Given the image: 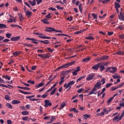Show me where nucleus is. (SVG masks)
Wrapping results in <instances>:
<instances>
[{"instance_id":"603ef678","label":"nucleus","mask_w":124,"mask_h":124,"mask_svg":"<svg viewBox=\"0 0 124 124\" xmlns=\"http://www.w3.org/2000/svg\"><path fill=\"white\" fill-rule=\"evenodd\" d=\"M101 82L102 83V85H104V84H105V78H103L101 79Z\"/></svg>"},{"instance_id":"09e8293b","label":"nucleus","mask_w":124,"mask_h":124,"mask_svg":"<svg viewBox=\"0 0 124 124\" xmlns=\"http://www.w3.org/2000/svg\"><path fill=\"white\" fill-rule=\"evenodd\" d=\"M112 85V83H107V84H106V88H109V87H111V86Z\"/></svg>"},{"instance_id":"a211bd4d","label":"nucleus","mask_w":124,"mask_h":124,"mask_svg":"<svg viewBox=\"0 0 124 124\" xmlns=\"http://www.w3.org/2000/svg\"><path fill=\"white\" fill-rule=\"evenodd\" d=\"M28 2H29L30 4H31V5L32 6H34V5H35V4H36L35 0H33V1L29 0Z\"/></svg>"},{"instance_id":"f3484780","label":"nucleus","mask_w":124,"mask_h":124,"mask_svg":"<svg viewBox=\"0 0 124 124\" xmlns=\"http://www.w3.org/2000/svg\"><path fill=\"white\" fill-rule=\"evenodd\" d=\"M38 37H40V38H43L44 39H51V37L46 36L45 35H44V34H43V35H40Z\"/></svg>"},{"instance_id":"13d9d810","label":"nucleus","mask_w":124,"mask_h":124,"mask_svg":"<svg viewBox=\"0 0 124 124\" xmlns=\"http://www.w3.org/2000/svg\"><path fill=\"white\" fill-rule=\"evenodd\" d=\"M49 119H51V116H46L44 118V120H49Z\"/></svg>"},{"instance_id":"6ab92c4d","label":"nucleus","mask_w":124,"mask_h":124,"mask_svg":"<svg viewBox=\"0 0 124 124\" xmlns=\"http://www.w3.org/2000/svg\"><path fill=\"white\" fill-rule=\"evenodd\" d=\"M69 111H70V112H75V113H78L79 112V110L76 109L75 108L70 109Z\"/></svg>"},{"instance_id":"2eb2a0df","label":"nucleus","mask_w":124,"mask_h":124,"mask_svg":"<svg viewBox=\"0 0 124 124\" xmlns=\"http://www.w3.org/2000/svg\"><path fill=\"white\" fill-rule=\"evenodd\" d=\"M63 88H65L66 90L69 88V90H70V89H71V86H70V85L69 84V83L68 82V83H64V85H63Z\"/></svg>"},{"instance_id":"b1692460","label":"nucleus","mask_w":124,"mask_h":124,"mask_svg":"<svg viewBox=\"0 0 124 124\" xmlns=\"http://www.w3.org/2000/svg\"><path fill=\"white\" fill-rule=\"evenodd\" d=\"M114 99V97H110L107 101V103L108 105H110V103L112 102V101Z\"/></svg>"},{"instance_id":"5701e85b","label":"nucleus","mask_w":124,"mask_h":124,"mask_svg":"<svg viewBox=\"0 0 124 124\" xmlns=\"http://www.w3.org/2000/svg\"><path fill=\"white\" fill-rule=\"evenodd\" d=\"M55 120H56V117H55V116H52L50 121L49 122H47V124H52Z\"/></svg>"},{"instance_id":"72a5a7b5","label":"nucleus","mask_w":124,"mask_h":124,"mask_svg":"<svg viewBox=\"0 0 124 124\" xmlns=\"http://www.w3.org/2000/svg\"><path fill=\"white\" fill-rule=\"evenodd\" d=\"M85 39H88V40H93V39H94V38H93V36H87L85 37Z\"/></svg>"},{"instance_id":"c9c22d12","label":"nucleus","mask_w":124,"mask_h":124,"mask_svg":"<svg viewBox=\"0 0 124 124\" xmlns=\"http://www.w3.org/2000/svg\"><path fill=\"white\" fill-rule=\"evenodd\" d=\"M83 117L84 119H85V120H87V118H90V117H91V116L90 115H88V114H84L83 115Z\"/></svg>"},{"instance_id":"9b49d317","label":"nucleus","mask_w":124,"mask_h":124,"mask_svg":"<svg viewBox=\"0 0 124 124\" xmlns=\"http://www.w3.org/2000/svg\"><path fill=\"white\" fill-rule=\"evenodd\" d=\"M32 14V12L27 10L25 13V15L28 17V18H31V15Z\"/></svg>"},{"instance_id":"dca6fc26","label":"nucleus","mask_w":124,"mask_h":124,"mask_svg":"<svg viewBox=\"0 0 124 124\" xmlns=\"http://www.w3.org/2000/svg\"><path fill=\"white\" fill-rule=\"evenodd\" d=\"M41 21L46 25H49V24H50V23L48 21V19H47L44 18L43 19H42Z\"/></svg>"},{"instance_id":"20e7f679","label":"nucleus","mask_w":124,"mask_h":124,"mask_svg":"<svg viewBox=\"0 0 124 124\" xmlns=\"http://www.w3.org/2000/svg\"><path fill=\"white\" fill-rule=\"evenodd\" d=\"M95 76V74L91 73L88 75L86 78L87 81H91V80H93L94 78V77Z\"/></svg>"},{"instance_id":"052dcab7","label":"nucleus","mask_w":124,"mask_h":124,"mask_svg":"<svg viewBox=\"0 0 124 124\" xmlns=\"http://www.w3.org/2000/svg\"><path fill=\"white\" fill-rule=\"evenodd\" d=\"M117 89H118L117 86L116 87H112L111 88L112 92H113V91H116V90H117Z\"/></svg>"},{"instance_id":"ea45409f","label":"nucleus","mask_w":124,"mask_h":124,"mask_svg":"<svg viewBox=\"0 0 124 124\" xmlns=\"http://www.w3.org/2000/svg\"><path fill=\"white\" fill-rule=\"evenodd\" d=\"M46 17L47 18V19H51V18H52V16H51V13H49L48 15H47L46 16Z\"/></svg>"},{"instance_id":"f03ea898","label":"nucleus","mask_w":124,"mask_h":124,"mask_svg":"<svg viewBox=\"0 0 124 124\" xmlns=\"http://www.w3.org/2000/svg\"><path fill=\"white\" fill-rule=\"evenodd\" d=\"M75 62H76V61H73L71 62L64 64V65L60 66L59 67V69H62V68H66V67H68V66H70L71 65H73V64H75Z\"/></svg>"},{"instance_id":"c756f323","label":"nucleus","mask_w":124,"mask_h":124,"mask_svg":"<svg viewBox=\"0 0 124 124\" xmlns=\"http://www.w3.org/2000/svg\"><path fill=\"white\" fill-rule=\"evenodd\" d=\"M99 67L101 72H102V71H103L104 69H105V67H104V66L103 65H101V64H100Z\"/></svg>"},{"instance_id":"6e6d98bb","label":"nucleus","mask_w":124,"mask_h":124,"mask_svg":"<svg viewBox=\"0 0 124 124\" xmlns=\"http://www.w3.org/2000/svg\"><path fill=\"white\" fill-rule=\"evenodd\" d=\"M19 19L20 21H23V20H24V17H23V15H21L20 17H19Z\"/></svg>"},{"instance_id":"e2e57ef3","label":"nucleus","mask_w":124,"mask_h":124,"mask_svg":"<svg viewBox=\"0 0 124 124\" xmlns=\"http://www.w3.org/2000/svg\"><path fill=\"white\" fill-rule=\"evenodd\" d=\"M5 99H6V100H9L10 98H9V95H6L5 96Z\"/></svg>"},{"instance_id":"c85d7f7f","label":"nucleus","mask_w":124,"mask_h":124,"mask_svg":"<svg viewBox=\"0 0 124 124\" xmlns=\"http://www.w3.org/2000/svg\"><path fill=\"white\" fill-rule=\"evenodd\" d=\"M61 81L59 82V86H61L62 82H64V77H63L60 78Z\"/></svg>"},{"instance_id":"bb28decb","label":"nucleus","mask_w":124,"mask_h":124,"mask_svg":"<svg viewBox=\"0 0 124 124\" xmlns=\"http://www.w3.org/2000/svg\"><path fill=\"white\" fill-rule=\"evenodd\" d=\"M115 8H120L121 7V5L117 2H114Z\"/></svg>"},{"instance_id":"473e14b6","label":"nucleus","mask_w":124,"mask_h":124,"mask_svg":"<svg viewBox=\"0 0 124 124\" xmlns=\"http://www.w3.org/2000/svg\"><path fill=\"white\" fill-rule=\"evenodd\" d=\"M6 28H7L6 25L0 23V29H5Z\"/></svg>"},{"instance_id":"39448f33","label":"nucleus","mask_w":124,"mask_h":124,"mask_svg":"<svg viewBox=\"0 0 124 124\" xmlns=\"http://www.w3.org/2000/svg\"><path fill=\"white\" fill-rule=\"evenodd\" d=\"M107 59H108V56L104 55L101 57L97 58L96 59V61L97 62H101L102 61H106V60H107Z\"/></svg>"},{"instance_id":"3c124183","label":"nucleus","mask_w":124,"mask_h":124,"mask_svg":"<svg viewBox=\"0 0 124 124\" xmlns=\"http://www.w3.org/2000/svg\"><path fill=\"white\" fill-rule=\"evenodd\" d=\"M119 37L121 39H124V34H121L119 35Z\"/></svg>"},{"instance_id":"393cba45","label":"nucleus","mask_w":124,"mask_h":124,"mask_svg":"<svg viewBox=\"0 0 124 124\" xmlns=\"http://www.w3.org/2000/svg\"><path fill=\"white\" fill-rule=\"evenodd\" d=\"M119 19L120 20H121V21L124 20V16L122 14V12L120 13V15H119Z\"/></svg>"},{"instance_id":"680f3d73","label":"nucleus","mask_w":124,"mask_h":124,"mask_svg":"<svg viewBox=\"0 0 124 124\" xmlns=\"http://www.w3.org/2000/svg\"><path fill=\"white\" fill-rule=\"evenodd\" d=\"M35 1H37V4H40L42 2V0H35Z\"/></svg>"},{"instance_id":"6e6552de","label":"nucleus","mask_w":124,"mask_h":124,"mask_svg":"<svg viewBox=\"0 0 124 124\" xmlns=\"http://www.w3.org/2000/svg\"><path fill=\"white\" fill-rule=\"evenodd\" d=\"M26 39L27 40H31V43H34L35 44H38V42L36 41H38L37 39H35L34 38H26Z\"/></svg>"},{"instance_id":"9d476101","label":"nucleus","mask_w":124,"mask_h":124,"mask_svg":"<svg viewBox=\"0 0 124 124\" xmlns=\"http://www.w3.org/2000/svg\"><path fill=\"white\" fill-rule=\"evenodd\" d=\"M100 64H101V63H98L97 64H95L92 67V69H93L94 70H98V68L100 66Z\"/></svg>"},{"instance_id":"49530a36","label":"nucleus","mask_w":124,"mask_h":124,"mask_svg":"<svg viewBox=\"0 0 124 124\" xmlns=\"http://www.w3.org/2000/svg\"><path fill=\"white\" fill-rule=\"evenodd\" d=\"M11 35H12V34L11 33L6 34V36L7 37V38H10L11 37Z\"/></svg>"},{"instance_id":"8fccbe9b","label":"nucleus","mask_w":124,"mask_h":124,"mask_svg":"<svg viewBox=\"0 0 124 124\" xmlns=\"http://www.w3.org/2000/svg\"><path fill=\"white\" fill-rule=\"evenodd\" d=\"M24 46H26V47H32V46H33V45H30V44H24Z\"/></svg>"},{"instance_id":"4c0bfd02","label":"nucleus","mask_w":124,"mask_h":124,"mask_svg":"<svg viewBox=\"0 0 124 124\" xmlns=\"http://www.w3.org/2000/svg\"><path fill=\"white\" fill-rule=\"evenodd\" d=\"M57 91V88H55L50 93V95H53V94H55V93H56V91Z\"/></svg>"},{"instance_id":"69168bd1","label":"nucleus","mask_w":124,"mask_h":124,"mask_svg":"<svg viewBox=\"0 0 124 124\" xmlns=\"http://www.w3.org/2000/svg\"><path fill=\"white\" fill-rule=\"evenodd\" d=\"M113 33H114V32H113V31H110V32H108V35L109 36H111V35H112Z\"/></svg>"},{"instance_id":"7ed1b4c3","label":"nucleus","mask_w":124,"mask_h":124,"mask_svg":"<svg viewBox=\"0 0 124 124\" xmlns=\"http://www.w3.org/2000/svg\"><path fill=\"white\" fill-rule=\"evenodd\" d=\"M81 71V68L80 66L77 67L76 69H73V71H72V75L73 76H76L78 74V72Z\"/></svg>"},{"instance_id":"bf43d9fd","label":"nucleus","mask_w":124,"mask_h":124,"mask_svg":"<svg viewBox=\"0 0 124 124\" xmlns=\"http://www.w3.org/2000/svg\"><path fill=\"white\" fill-rule=\"evenodd\" d=\"M123 54H124V52H123L122 51H118L116 53V55H123Z\"/></svg>"},{"instance_id":"58836bf2","label":"nucleus","mask_w":124,"mask_h":124,"mask_svg":"<svg viewBox=\"0 0 124 124\" xmlns=\"http://www.w3.org/2000/svg\"><path fill=\"white\" fill-rule=\"evenodd\" d=\"M84 31V30H80L79 31H77V32H75V34H80V33H82Z\"/></svg>"},{"instance_id":"a18cd8bd","label":"nucleus","mask_w":124,"mask_h":124,"mask_svg":"<svg viewBox=\"0 0 124 124\" xmlns=\"http://www.w3.org/2000/svg\"><path fill=\"white\" fill-rule=\"evenodd\" d=\"M68 83L70 84V86L71 87V86H72V85H74V84H75V81L74 80H72V81H70Z\"/></svg>"},{"instance_id":"4d7b16f0","label":"nucleus","mask_w":124,"mask_h":124,"mask_svg":"<svg viewBox=\"0 0 124 124\" xmlns=\"http://www.w3.org/2000/svg\"><path fill=\"white\" fill-rule=\"evenodd\" d=\"M110 1V0H104L102 1V3H107V2H109Z\"/></svg>"},{"instance_id":"864d4df0","label":"nucleus","mask_w":124,"mask_h":124,"mask_svg":"<svg viewBox=\"0 0 124 124\" xmlns=\"http://www.w3.org/2000/svg\"><path fill=\"white\" fill-rule=\"evenodd\" d=\"M92 16L94 19H96V18H97V15H95L94 13L92 14Z\"/></svg>"},{"instance_id":"aec40b11","label":"nucleus","mask_w":124,"mask_h":124,"mask_svg":"<svg viewBox=\"0 0 124 124\" xmlns=\"http://www.w3.org/2000/svg\"><path fill=\"white\" fill-rule=\"evenodd\" d=\"M113 79H118V78H121L120 75H118V74L116 73L114 75H112Z\"/></svg>"},{"instance_id":"1a4fd4ad","label":"nucleus","mask_w":124,"mask_h":124,"mask_svg":"<svg viewBox=\"0 0 124 124\" xmlns=\"http://www.w3.org/2000/svg\"><path fill=\"white\" fill-rule=\"evenodd\" d=\"M44 81V80H43ZM45 83H44V81H42L39 84H37L34 86L35 88H36L37 89H38L39 88H41V87H43L44 86Z\"/></svg>"},{"instance_id":"2f4dec72","label":"nucleus","mask_w":124,"mask_h":124,"mask_svg":"<svg viewBox=\"0 0 124 124\" xmlns=\"http://www.w3.org/2000/svg\"><path fill=\"white\" fill-rule=\"evenodd\" d=\"M6 106H7L8 108H9V109H12V108H13V107H12V105L8 103H6Z\"/></svg>"},{"instance_id":"7c9ffc66","label":"nucleus","mask_w":124,"mask_h":124,"mask_svg":"<svg viewBox=\"0 0 124 124\" xmlns=\"http://www.w3.org/2000/svg\"><path fill=\"white\" fill-rule=\"evenodd\" d=\"M19 92L21 93H23L24 94H31V93H28V92H25L23 91L19 90Z\"/></svg>"},{"instance_id":"f8f14e48","label":"nucleus","mask_w":124,"mask_h":124,"mask_svg":"<svg viewBox=\"0 0 124 124\" xmlns=\"http://www.w3.org/2000/svg\"><path fill=\"white\" fill-rule=\"evenodd\" d=\"M91 57L85 58L82 60L81 62H88L91 61Z\"/></svg>"},{"instance_id":"a19ab883","label":"nucleus","mask_w":124,"mask_h":124,"mask_svg":"<svg viewBox=\"0 0 124 124\" xmlns=\"http://www.w3.org/2000/svg\"><path fill=\"white\" fill-rule=\"evenodd\" d=\"M22 120H23V121H30V120H29V117L28 116L23 117L22 118Z\"/></svg>"},{"instance_id":"0eeeda50","label":"nucleus","mask_w":124,"mask_h":124,"mask_svg":"<svg viewBox=\"0 0 124 124\" xmlns=\"http://www.w3.org/2000/svg\"><path fill=\"white\" fill-rule=\"evenodd\" d=\"M45 29V31L46 32H52V31H55V28L52 27H46Z\"/></svg>"},{"instance_id":"412c9836","label":"nucleus","mask_w":124,"mask_h":124,"mask_svg":"<svg viewBox=\"0 0 124 124\" xmlns=\"http://www.w3.org/2000/svg\"><path fill=\"white\" fill-rule=\"evenodd\" d=\"M21 53H22V52L20 51H17L13 52V55H14V56H16L17 57V56H19V55H20Z\"/></svg>"},{"instance_id":"37998d69","label":"nucleus","mask_w":124,"mask_h":124,"mask_svg":"<svg viewBox=\"0 0 124 124\" xmlns=\"http://www.w3.org/2000/svg\"><path fill=\"white\" fill-rule=\"evenodd\" d=\"M85 77H86V76H82V77L79 78L78 79V80H77V82H79V81H81V80H82V79H84V78H85Z\"/></svg>"},{"instance_id":"774afa93","label":"nucleus","mask_w":124,"mask_h":124,"mask_svg":"<svg viewBox=\"0 0 124 124\" xmlns=\"http://www.w3.org/2000/svg\"><path fill=\"white\" fill-rule=\"evenodd\" d=\"M44 44H50V42H49V41L46 40L44 41Z\"/></svg>"},{"instance_id":"79ce46f5","label":"nucleus","mask_w":124,"mask_h":124,"mask_svg":"<svg viewBox=\"0 0 124 124\" xmlns=\"http://www.w3.org/2000/svg\"><path fill=\"white\" fill-rule=\"evenodd\" d=\"M56 35H62V36H67L68 37L70 38V36L65 34H56Z\"/></svg>"},{"instance_id":"338daca9","label":"nucleus","mask_w":124,"mask_h":124,"mask_svg":"<svg viewBox=\"0 0 124 124\" xmlns=\"http://www.w3.org/2000/svg\"><path fill=\"white\" fill-rule=\"evenodd\" d=\"M56 7H57V8L58 9H59V10H62V9H63V7H62L60 6V5H57L56 6Z\"/></svg>"},{"instance_id":"423d86ee","label":"nucleus","mask_w":124,"mask_h":124,"mask_svg":"<svg viewBox=\"0 0 124 124\" xmlns=\"http://www.w3.org/2000/svg\"><path fill=\"white\" fill-rule=\"evenodd\" d=\"M45 105L44 106L45 107H48V106H52V102H50L48 100H45L44 101Z\"/></svg>"},{"instance_id":"a878e982","label":"nucleus","mask_w":124,"mask_h":124,"mask_svg":"<svg viewBox=\"0 0 124 124\" xmlns=\"http://www.w3.org/2000/svg\"><path fill=\"white\" fill-rule=\"evenodd\" d=\"M18 39H20V37L17 36L16 37H13L11 39V41H17Z\"/></svg>"},{"instance_id":"f704fd0d","label":"nucleus","mask_w":124,"mask_h":124,"mask_svg":"<svg viewBox=\"0 0 124 124\" xmlns=\"http://www.w3.org/2000/svg\"><path fill=\"white\" fill-rule=\"evenodd\" d=\"M78 8L79 9V11L81 13H82V11H83V8H82V4L80 3L78 6Z\"/></svg>"},{"instance_id":"e433bc0d","label":"nucleus","mask_w":124,"mask_h":124,"mask_svg":"<svg viewBox=\"0 0 124 124\" xmlns=\"http://www.w3.org/2000/svg\"><path fill=\"white\" fill-rule=\"evenodd\" d=\"M119 116H120V115H117L116 117H114V118L112 120L113 122H116V121H117V120H119Z\"/></svg>"},{"instance_id":"c03bdc74","label":"nucleus","mask_w":124,"mask_h":124,"mask_svg":"<svg viewBox=\"0 0 124 124\" xmlns=\"http://www.w3.org/2000/svg\"><path fill=\"white\" fill-rule=\"evenodd\" d=\"M22 115L26 116L27 115H29V112L27 111H24L22 112Z\"/></svg>"},{"instance_id":"f257e3e1","label":"nucleus","mask_w":124,"mask_h":124,"mask_svg":"<svg viewBox=\"0 0 124 124\" xmlns=\"http://www.w3.org/2000/svg\"><path fill=\"white\" fill-rule=\"evenodd\" d=\"M117 68L116 67H108L105 71V72H108V71L110 72V73H112V74H114V73H116L117 71Z\"/></svg>"},{"instance_id":"4468645a","label":"nucleus","mask_w":124,"mask_h":124,"mask_svg":"<svg viewBox=\"0 0 124 124\" xmlns=\"http://www.w3.org/2000/svg\"><path fill=\"white\" fill-rule=\"evenodd\" d=\"M96 91V89H95V88H93L91 91L90 92V93H89L88 95H91V94H96L97 92H95V91Z\"/></svg>"},{"instance_id":"ddd939ff","label":"nucleus","mask_w":124,"mask_h":124,"mask_svg":"<svg viewBox=\"0 0 124 124\" xmlns=\"http://www.w3.org/2000/svg\"><path fill=\"white\" fill-rule=\"evenodd\" d=\"M101 84L100 82H97L94 86L95 89H101Z\"/></svg>"},{"instance_id":"cd10ccee","label":"nucleus","mask_w":124,"mask_h":124,"mask_svg":"<svg viewBox=\"0 0 124 124\" xmlns=\"http://www.w3.org/2000/svg\"><path fill=\"white\" fill-rule=\"evenodd\" d=\"M66 105V104H65V102H62L61 105L60 106L59 110H61V109H62L64 107V106H65Z\"/></svg>"},{"instance_id":"de8ad7c7","label":"nucleus","mask_w":124,"mask_h":124,"mask_svg":"<svg viewBox=\"0 0 124 124\" xmlns=\"http://www.w3.org/2000/svg\"><path fill=\"white\" fill-rule=\"evenodd\" d=\"M123 117H124V113H122L121 116L119 117H118V121H121V120L123 119Z\"/></svg>"},{"instance_id":"4be33fe9","label":"nucleus","mask_w":124,"mask_h":124,"mask_svg":"<svg viewBox=\"0 0 124 124\" xmlns=\"http://www.w3.org/2000/svg\"><path fill=\"white\" fill-rule=\"evenodd\" d=\"M12 104H20L21 102L17 100H14L12 101Z\"/></svg>"},{"instance_id":"5fc2aeb1","label":"nucleus","mask_w":124,"mask_h":124,"mask_svg":"<svg viewBox=\"0 0 124 124\" xmlns=\"http://www.w3.org/2000/svg\"><path fill=\"white\" fill-rule=\"evenodd\" d=\"M27 83L29 84H34V81L33 80H29L27 81Z\"/></svg>"},{"instance_id":"0e129e2a","label":"nucleus","mask_w":124,"mask_h":124,"mask_svg":"<svg viewBox=\"0 0 124 124\" xmlns=\"http://www.w3.org/2000/svg\"><path fill=\"white\" fill-rule=\"evenodd\" d=\"M103 111L104 112H105V114H108V113H109V112H108V110H107V108H104Z\"/></svg>"}]
</instances>
